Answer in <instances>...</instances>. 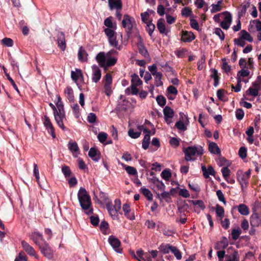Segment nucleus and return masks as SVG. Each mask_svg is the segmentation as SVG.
<instances>
[{
    "mask_svg": "<svg viewBox=\"0 0 261 261\" xmlns=\"http://www.w3.org/2000/svg\"><path fill=\"white\" fill-rule=\"evenodd\" d=\"M77 197L79 202L82 208L88 214H91L93 213V210L90 208L91 206V198L86 189L81 187L77 193Z\"/></svg>",
    "mask_w": 261,
    "mask_h": 261,
    "instance_id": "obj_1",
    "label": "nucleus"
},
{
    "mask_svg": "<svg viewBox=\"0 0 261 261\" xmlns=\"http://www.w3.org/2000/svg\"><path fill=\"white\" fill-rule=\"evenodd\" d=\"M58 101L56 103L57 108H56L55 106H53L54 115L55 119L58 126L63 130H65V127L63 122V120L65 117L63 105L61 103L60 101L61 98L59 96L58 97Z\"/></svg>",
    "mask_w": 261,
    "mask_h": 261,
    "instance_id": "obj_2",
    "label": "nucleus"
},
{
    "mask_svg": "<svg viewBox=\"0 0 261 261\" xmlns=\"http://www.w3.org/2000/svg\"><path fill=\"white\" fill-rule=\"evenodd\" d=\"M185 155V160L187 161L195 160L199 156H201L203 153V148L200 145L190 146L184 149Z\"/></svg>",
    "mask_w": 261,
    "mask_h": 261,
    "instance_id": "obj_3",
    "label": "nucleus"
},
{
    "mask_svg": "<svg viewBox=\"0 0 261 261\" xmlns=\"http://www.w3.org/2000/svg\"><path fill=\"white\" fill-rule=\"evenodd\" d=\"M131 81L132 85L125 90V93L128 95H137L139 92V90L136 87L141 85L142 84V81L136 74L132 76Z\"/></svg>",
    "mask_w": 261,
    "mask_h": 261,
    "instance_id": "obj_4",
    "label": "nucleus"
},
{
    "mask_svg": "<svg viewBox=\"0 0 261 261\" xmlns=\"http://www.w3.org/2000/svg\"><path fill=\"white\" fill-rule=\"evenodd\" d=\"M116 29L106 28L104 30V32L108 38L110 44L116 48V49L120 50L121 46L119 45L118 41L116 40Z\"/></svg>",
    "mask_w": 261,
    "mask_h": 261,
    "instance_id": "obj_5",
    "label": "nucleus"
},
{
    "mask_svg": "<svg viewBox=\"0 0 261 261\" xmlns=\"http://www.w3.org/2000/svg\"><path fill=\"white\" fill-rule=\"evenodd\" d=\"M122 27L125 29L127 34L130 33L136 25L134 18L128 15H124L122 21Z\"/></svg>",
    "mask_w": 261,
    "mask_h": 261,
    "instance_id": "obj_6",
    "label": "nucleus"
},
{
    "mask_svg": "<svg viewBox=\"0 0 261 261\" xmlns=\"http://www.w3.org/2000/svg\"><path fill=\"white\" fill-rule=\"evenodd\" d=\"M38 247L44 256L48 259L53 257V250L46 241H44Z\"/></svg>",
    "mask_w": 261,
    "mask_h": 261,
    "instance_id": "obj_7",
    "label": "nucleus"
},
{
    "mask_svg": "<svg viewBox=\"0 0 261 261\" xmlns=\"http://www.w3.org/2000/svg\"><path fill=\"white\" fill-rule=\"evenodd\" d=\"M108 241L114 250L118 253H121L122 249L120 248V241L113 236L109 237Z\"/></svg>",
    "mask_w": 261,
    "mask_h": 261,
    "instance_id": "obj_8",
    "label": "nucleus"
},
{
    "mask_svg": "<svg viewBox=\"0 0 261 261\" xmlns=\"http://www.w3.org/2000/svg\"><path fill=\"white\" fill-rule=\"evenodd\" d=\"M112 54H117V51L112 49L107 53V58L105 66V68L114 65L117 62V58L111 57Z\"/></svg>",
    "mask_w": 261,
    "mask_h": 261,
    "instance_id": "obj_9",
    "label": "nucleus"
},
{
    "mask_svg": "<svg viewBox=\"0 0 261 261\" xmlns=\"http://www.w3.org/2000/svg\"><path fill=\"white\" fill-rule=\"evenodd\" d=\"M164 119L166 122L169 124L172 122V119L174 117V112L173 109L168 106H166L163 110Z\"/></svg>",
    "mask_w": 261,
    "mask_h": 261,
    "instance_id": "obj_10",
    "label": "nucleus"
},
{
    "mask_svg": "<svg viewBox=\"0 0 261 261\" xmlns=\"http://www.w3.org/2000/svg\"><path fill=\"white\" fill-rule=\"evenodd\" d=\"M108 7L110 10H121L122 8V0H108Z\"/></svg>",
    "mask_w": 261,
    "mask_h": 261,
    "instance_id": "obj_11",
    "label": "nucleus"
},
{
    "mask_svg": "<svg viewBox=\"0 0 261 261\" xmlns=\"http://www.w3.org/2000/svg\"><path fill=\"white\" fill-rule=\"evenodd\" d=\"M30 238L38 247L39 245L42 244V243L40 242L41 241H42V243H43L44 241H45L43 237L42 234L38 231H34L32 232L30 235Z\"/></svg>",
    "mask_w": 261,
    "mask_h": 261,
    "instance_id": "obj_12",
    "label": "nucleus"
},
{
    "mask_svg": "<svg viewBox=\"0 0 261 261\" xmlns=\"http://www.w3.org/2000/svg\"><path fill=\"white\" fill-rule=\"evenodd\" d=\"M43 124L48 132L51 135L52 137L53 138H55L56 135L55 133L54 127L49 118L47 116H44Z\"/></svg>",
    "mask_w": 261,
    "mask_h": 261,
    "instance_id": "obj_13",
    "label": "nucleus"
},
{
    "mask_svg": "<svg viewBox=\"0 0 261 261\" xmlns=\"http://www.w3.org/2000/svg\"><path fill=\"white\" fill-rule=\"evenodd\" d=\"M92 80L94 83H97L101 78V70L96 65H93L92 66Z\"/></svg>",
    "mask_w": 261,
    "mask_h": 261,
    "instance_id": "obj_14",
    "label": "nucleus"
},
{
    "mask_svg": "<svg viewBox=\"0 0 261 261\" xmlns=\"http://www.w3.org/2000/svg\"><path fill=\"white\" fill-rule=\"evenodd\" d=\"M237 179L241 186V188L243 189L246 188L248 185V178L246 175H244L243 174V172L241 171H238L237 173Z\"/></svg>",
    "mask_w": 261,
    "mask_h": 261,
    "instance_id": "obj_15",
    "label": "nucleus"
},
{
    "mask_svg": "<svg viewBox=\"0 0 261 261\" xmlns=\"http://www.w3.org/2000/svg\"><path fill=\"white\" fill-rule=\"evenodd\" d=\"M57 43L58 47L63 51L66 47L65 34L63 32H59L57 35Z\"/></svg>",
    "mask_w": 261,
    "mask_h": 261,
    "instance_id": "obj_16",
    "label": "nucleus"
},
{
    "mask_svg": "<svg viewBox=\"0 0 261 261\" xmlns=\"http://www.w3.org/2000/svg\"><path fill=\"white\" fill-rule=\"evenodd\" d=\"M223 14L224 15V20L221 22L220 25L223 29L227 30L231 24V15L228 12H224Z\"/></svg>",
    "mask_w": 261,
    "mask_h": 261,
    "instance_id": "obj_17",
    "label": "nucleus"
},
{
    "mask_svg": "<svg viewBox=\"0 0 261 261\" xmlns=\"http://www.w3.org/2000/svg\"><path fill=\"white\" fill-rule=\"evenodd\" d=\"M21 245L24 250L30 255L34 256L36 258H38V256L36 254L34 249L24 241H21Z\"/></svg>",
    "mask_w": 261,
    "mask_h": 261,
    "instance_id": "obj_18",
    "label": "nucleus"
},
{
    "mask_svg": "<svg viewBox=\"0 0 261 261\" xmlns=\"http://www.w3.org/2000/svg\"><path fill=\"white\" fill-rule=\"evenodd\" d=\"M250 223L252 227H258L261 225V215L253 213L250 216Z\"/></svg>",
    "mask_w": 261,
    "mask_h": 261,
    "instance_id": "obj_19",
    "label": "nucleus"
},
{
    "mask_svg": "<svg viewBox=\"0 0 261 261\" xmlns=\"http://www.w3.org/2000/svg\"><path fill=\"white\" fill-rule=\"evenodd\" d=\"M68 147L69 150L72 153L73 156L76 158L80 154V149L76 142H69Z\"/></svg>",
    "mask_w": 261,
    "mask_h": 261,
    "instance_id": "obj_20",
    "label": "nucleus"
},
{
    "mask_svg": "<svg viewBox=\"0 0 261 261\" xmlns=\"http://www.w3.org/2000/svg\"><path fill=\"white\" fill-rule=\"evenodd\" d=\"M228 239L226 237H223L219 241L216 243L214 248L216 250L224 249L228 246Z\"/></svg>",
    "mask_w": 261,
    "mask_h": 261,
    "instance_id": "obj_21",
    "label": "nucleus"
},
{
    "mask_svg": "<svg viewBox=\"0 0 261 261\" xmlns=\"http://www.w3.org/2000/svg\"><path fill=\"white\" fill-rule=\"evenodd\" d=\"M195 39V36L193 33L188 31H182L181 40L185 42H190Z\"/></svg>",
    "mask_w": 261,
    "mask_h": 261,
    "instance_id": "obj_22",
    "label": "nucleus"
},
{
    "mask_svg": "<svg viewBox=\"0 0 261 261\" xmlns=\"http://www.w3.org/2000/svg\"><path fill=\"white\" fill-rule=\"evenodd\" d=\"M107 58V53L105 54L104 52H100L96 56V60L98 63L99 65L104 67L105 66L106 60Z\"/></svg>",
    "mask_w": 261,
    "mask_h": 261,
    "instance_id": "obj_23",
    "label": "nucleus"
},
{
    "mask_svg": "<svg viewBox=\"0 0 261 261\" xmlns=\"http://www.w3.org/2000/svg\"><path fill=\"white\" fill-rule=\"evenodd\" d=\"M71 77L74 82L76 83L79 79L83 78L82 70L80 69L76 68L75 71H71Z\"/></svg>",
    "mask_w": 261,
    "mask_h": 261,
    "instance_id": "obj_24",
    "label": "nucleus"
},
{
    "mask_svg": "<svg viewBox=\"0 0 261 261\" xmlns=\"http://www.w3.org/2000/svg\"><path fill=\"white\" fill-rule=\"evenodd\" d=\"M88 54L83 47H80L78 51V59L80 61L86 62L88 60Z\"/></svg>",
    "mask_w": 261,
    "mask_h": 261,
    "instance_id": "obj_25",
    "label": "nucleus"
},
{
    "mask_svg": "<svg viewBox=\"0 0 261 261\" xmlns=\"http://www.w3.org/2000/svg\"><path fill=\"white\" fill-rule=\"evenodd\" d=\"M201 169L203 176L206 178L209 177L210 175H214L215 173V170L211 166H209L207 169L204 166H202Z\"/></svg>",
    "mask_w": 261,
    "mask_h": 261,
    "instance_id": "obj_26",
    "label": "nucleus"
},
{
    "mask_svg": "<svg viewBox=\"0 0 261 261\" xmlns=\"http://www.w3.org/2000/svg\"><path fill=\"white\" fill-rule=\"evenodd\" d=\"M88 155L94 161H98L100 159L98 151L94 148L90 149Z\"/></svg>",
    "mask_w": 261,
    "mask_h": 261,
    "instance_id": "obj_27",
    "label": "nucleus"
},
{
    "mask_svg": "<svg viewBox=\"0 0 261 261\" xmlns=\"http://www.w3.org/2000/svg\"><path fill=\"white\" fill-rule=\"evenodd\" d=\"M107 208L110 216L113 219L117 218L118 214L117 211L115 209L112 203H108L107 204Z\"/></svg>",
    "mask_w": 261,
    "mask_h": 261,
    "instance_id": "obj_28",
    "label": "nucleus"
},
{
    "mask_svg": "<svg viewBox=\"0 0 261 261\" xmlns=\"http://www.w3.org/2000/svg\"><path fill=\"white\" fill-rule=\"evenodd\" d=\"M123 211L124 213L125 216L129 219L130 220H134L135 219V216L133 214H130V206L129 204L125 203L123 205Z\"/></svg>",
    "mask_w": 261,
    "mask_h": 261,
    "instance_id": "obj_29",
    "label": "nucleus"
},
{
    "mask_svg": "<svg viewBox=\"0 0 261 261\" xmlns=\"http://www.w3.org/2000/svg\"><path fill=\"white\" fill-rule=\"evenodd\" d=\"M208 150L211 153L218 154L221 152L220 149L217 144L214 142H211L208 145Z\"/></svg>",
    "mask_w": 261,
    "mask_h": 261,
    "instance_id": "obj_30",
    "label": "nucleus"
},
{
    "mask_svg": "<svg viewBox=\"0 0 261 261\" xmlns=\"http://www.w3.org/2000/svg\"><path fill=\"white\" fill-rule=\"evenodd\" d=\"M239 212L243 216H247L249 214V208L244 204H240L238 206Z\"/></svg>",
    "mask_w": 261,
    "mask_h": 261,
    "instance_id": "obj_31",
    "label": "nucleus"
},
{
    "mask_svg": "<svg viewBox=\"0 0 261 261\" xmlns=\"http://www.w3.org/2000/svg\"><path fill=\"white\" fill-rule=\"evenodd\" d=\"M239 36L240 38L244 40H246L249 42L253 41L252 37L250 34L245 30H242L239 33Z\"/></svg>",
    "mask_w": 261,
    "mask_h": 261,
    "instance_id": "obj_32",
    "label": "nucleus"
},
{
    "mask_svg": "<svg viewBox=\"0 0 261 261\" xmlns=\"http://www.w3.org/2000/svg\"><path fill=\"white\" fill-rule=\"evenodd\" d=\"M112 19L113 17L112 16H110L108 18H107L104 20V24L105 26H106L107 28H110V29H116L117 25L116 23H113L112 22Z\"/></svg>",
    "mask_w": 261,
    "mask_h": 261,
    "instance_id": "obj_33",
    "label": "nucleus"
},
{
    "mask_svg": "<svg viewBox=\"0 0 261 261\" xmlns=\"http://www.w3.org/2000/svg\"><path fill=\"white\" fill-rule=\"evenodd\" d=\"M154 11L151 10H148L147 11L141 13V16L142 20L145 23L150 22L149 20V14H153Z\"/></svg>",
    "mask_w": 261,
    "mask_h": 261,
    "instance_id": "obj_34",
    "label": "nucleus"
},
{
    "mask_svg": "<svg viewBox=\"0 0 261 261\" xmlns=\"http://www.w3.org/2000/svg\"><path fill=\"white\" fill-rule=\"evenodd\" d=\"M215 211L217 216L220 220H222L224 216V209L223 207L219 204H217L215 207Z\"/></svg>",
    "mask_w": 261,
    "mask_h": 261,
    "instance_id": "obj_35",
    "label": "nucleus"
},
{
    "mask_svg": "<svg viewBox=\"0 0 261 261\" xmlns=\"http://www.w3.org/2000/svg\"><path fill=\"white\" fill-rule=\"evenodd\" d=\"M142 193L147 198V199L151 201L152 200L153 195L151 192L147 188L143 187H142L140 189Z\"/></svg>",
    "mask_w": 261,
    "mask_h": 261,
    "instance_id": "obj_36",
    "label": "nucleus"
},
{
    "mask_svg": "<svg viewBox=\"0 0 261 261\" xmlns=\"http://www.w3.org/2000/svg\"><path fill=\"white\" fill-rule=\"evenodd\" d=\"M122 166L124 168L127 173L131 175H137V171L136 169L133 167L127 166L122 164Z\"/></svg>",
    "mask_w": 261,
    "mask_h": 261,
    "instance_id": "obj_37",
    "label": "nucleus"
},
{
    "mask_svg": "<svg viewBox=\"0 0 261 261\" xmlns=\"http://www.w3.org/2000/svg\"><path fill=\"white\" fill-rule=\"evenodd\" d=\"M64 92L68 99L70 101H73L74 100V96L72 88L70 87H67L65 89Z\"/></svg>",
    "mask_w": 261,
    "mask_h": 261,
    "instance_id": "obj_38",
    "label": "nucleus"
},
{
    "mask_svg": "<svg viewBox=\"0 0 261 261\" xmlns=\"http://www.w3.org/2000/svg\"><path fill=\"white\" fill-rule=\"evenodd\" d=\"M258 90L253 86L250 87L246 91V94L247 95H251L253 97H256L258 95Z\"/></svg>",
    "mask_w": 261,
    "mask_h": 261,
    "instance_id": "obj_39",
    "label": "nucleus"
},
{
    "mask_svg": "<svg viewBox=\"0 0 261 261\" xmlns=\"http://www.w3.org/2000/svg\"><path fill=\"white\" fill-rule=\"evenodd\" d=\"M150 133H146L144 137V139L143 140L142 142V147L144 149H147L148 148L149 143H150Z\"/></svg>",
    "mask_w": 261,
    "mask_h": 261,
    "instance_id": "obj_40",
    "label": "nucleus"
},
{
    "mask_svg": "<svg viewBox=\"0 0 261 261\" xmlns=\"http://www.w3.org/2000/svg\"><path fill=\"white\" fill-rule=\"evenodd\" d=\"M157 27L159 29L160 32L162 34H166L167 31L166 29V27L163 22V20L160 19L158 21L157 23Z\"/></svg>",
    "mask_w": 261,
    "mask_h": 261,
    "instance_id": "obj_41",
    "label": "nucleus"
},
{
    "mask_svg": "<svg viewBox=\"0 0 261 261\" xmlns=\"http://www.w3.org/2000/svg\"><path fill=\"white\" fill-rule=\"evenodd\" d=\"M205 66V56L203 55L197 62V69L201 70Z\"/></svg>",
    "mask_w": 261,
    "mask_h": 261,
    "instance_id": "obj_42",
    "label": "nucleus"
},
{
    "mask_svg": "<svg viewBox=\"0 0 261 261\" xmlns=\"http://www.w3.org/2000/svg\"><path fill=\"white\" fill-rule=\"evenodd\" d=\"M222 0H220L217 2V4H212L211 5L212 9L211 11L212 13H216L217 12L220 11L221 10V4L222 3Z\"/></svg>",
    "mask_w": 261,
    "mask_h": 261,
    "instance_id": "obj_43",
    "label": "nucleus"
},
{
    "mask_svg": "<svg viewBox=\"0 0 261 261\" xmlns=\"http://www.w3.org/2000/svg\"><path fill=\"white\" fill-rule=\"evenodd\" d=\"M128 135L132 138L137 139L140 136L141 132L140 131L135 132L134 129L130 128L128 131Z\"/></svg>",
    "mask_w": 261,
    "mask_h": 261,
    "instance_id": "obj_44",
    "label": "nucleus"
},
{
    "mask_svg": "<svg viewBox=\"0 0 261 261\" xmlns=\"http://www.w3.org/2000/svg\"><path fill=\"white\" fill-rule=\"evenodd\" d=\"M138 49L139 53L144 57H147L149 56L147 50L144 46L142 45L141 42L138 44Z\"/></svg>",
    "mask_w": 261,
    "mask_h": 261,
    "instance_id": "obj_45",
    "label": "nucleus"
},
{
    "mask_svg": "<svg viewBox=\"0 0 261 261\" xmlns=\"http://www.w3.org/2000/svg\"><path fill=\"white\" fill-rule=\"evenodd\" d=\"M175 126L179 130L182 132L186 130L187 129V124L180 120L177 121L176 123Z\"/></svg>",
    "mask_w": 261,
    "mask_h": 261,
    "instance_id": "obj_46",
    "label": "nucleus"
},
{
    "mask_svg": "<svg viewBox=\"0 0 261 261\" xmlns=\"http://www.w3.org/2000/svg\"><path fill=\"white\" fill-rule=\"evenodd\" d=\"M221 172L223 177L226 180L229 178L230 173V170L228 169V167H223L221 169Z\"/></svg>",
    "mask_w": 261,
    "mask_h": 261,
    "instance_id": "obj_47",
    "label": "nucleus"
},
{
    "mask_svg": "<svg viewBox=\"0 0 261 261\" xmlns=\"http://www.w3.org/2000/svg\"><path fill=\"white\" fill-rule=\"evenodd\" d=\"M155 77V85L157 87H159L163 84L162 82L161 81V78L162 76V74L161 72H159L158 73L154 74L153 75Z\"/></svg>",
    "mask_w": 261,
    "mask_h": 261,
    "instance_id": "obj_48",
    "label": "nucleus"
},
{
    "mask_svg": "<svg viewBox=\"0 0 261 261\" xmlns=\"http://www.w3.org/2000/svg\"><path fill=\"white\" fill-rule=\"evenodd\" d=\"M226 261H240L238 252H234L231 255L227 256Z\"/></svg>",
    "mask_w": 261,
    "mask_h": 261,
    "instance_id": "obj_49",
    "label": "nucleus"
},
{
    "mask_svg": "<svg viewBox=\"0 0 261 261\" xmlns=\"http://www.w3.org/2000/svg\"><path fill=\"white\" fill-rule=\"evenodd\" d=\"M160 247L161 251L163 253H169L170 251H171L173 246L170 245L169 244H166L161 246Z\"/></svg>",
    "mask_w": 261,
    "mask_h": 261,
    "instance_id": "obj_50",
    "label": "nucleus"
},
{
    "mask_svg": "<svg viewBox=\"0 0 261 261\" xmlns=\"http://www.w3.org/2000/svg\"><path fill=\"white\" fill-rule=\"evenodd\" d=\"M212 74L211 75L212 77L214 80V86H217L218 84L219 76L218 75V72L216 69L212 70Z\"/></svg>",
    "mask_w": 261,
    "mask_h": 261,
    "instance_id": "obj_51",
    "label": "nucleus"
},
{
    "mask_svg": "<svg viewBox=\"0 0 261 261\" xmlns=\"http://www.w3.org/2000/svg\"><path fill=\"white\" fill-rule=\"evenodd\" d=\"M171 252L174 254L177 259L180 260L181 258V253L176 247L173 246Z\"/></svg>",
    "mask_w": 261,
    "mask_h": 261,
    "instance_id": "obj_52",
    "label": "nucleus"
},
{
    "mask_svg": "<svg viewBox=\"0 0 261 261\" xmlns=\"http://www.w3.org/2000/svg\"><path fill=\"white\" fill-rule=\"evenodd\" d=\"M62 172L65 177H68L71 175V172L68 166H64L62 167Z\"/></svg>",
    "mask_w": 261,
    "mask_h": 261,
    "instance_id": "obj_53",
    "label": "nucleus"
},
{
    "mask_svg": "<svg viewBox=\"0 0 261 261\" xmlns=\"http://www.w3.org/2000/svg\"><path fill=\"white\" fill-rule=\"evenodd\" d=\"M156 100L158 105L161 107L164 106L166 102V98L162 95L158 96Z\"/></svg>",
    "mask_w": 261,
    "mask_h": 261,
    "instance_id": "obj_54",
    "label": "nucleus"
},
{
    "mask_svg": "<svg viewBox=\"0 0 261 261\" xmlns=\"http://www.w3.org/2000/svg\"><path fill=\"white\" fill-rule=\"evenodd\" d=\"M214 33L217 35L220 39L222 41L225 38V35L221 29L217 28L215 29Z\"/></svg>",
    "mask_w": 261,
    "mask_h": 261,
    "instance_id": "obj_55",
    "label": "nucleus"
},
{
    "mask_svg": "<svg viewBox=\"0 0 261 261\" xmlns=\"http://www.w3.org/2000/svg\"><path fill=\"white\" fill-rule=\"evenodd\" d=\"M161 176L163 179L168 180L171 176V173L169 170H164L161 173Z\"/></svg>",
    "mask_w": 261,
    "mask_h": 261,
    "instance_id": "obj_56",
    "label": "nucleus"
},
{
    "mask_svg": "<svg viewBox=\"0 0 261 261\" xmlns=\"http://www.w3.org/2000/svg\"><path fill=\"white\" fill-rule=\"evenodd\" d=\"M2 43L3 45L8 46L12 47L13 45V40L9 38H5L2 40Z\"/></svg>",
    "mask_w": 261,
    "mask_h": 261,
    "instance_id": "obj_57",
    "label": "nucleus"
},
{
    "mask_svg": "<svg viewBox=\"0 0 261 261\" xmlns=\"http://www.w3.org/2000/svg\"><path fill=\"white\" fill-rule=\"evenodd\" d=\"M107 137L108 135L105 132H100L97 136L99 141L102 143L106 141Z\"/></svg>",
    "mask_w": 261,
    "mask_h": 261,
    "instance_id": "obj_58",
    "label": "nucleus"
},
{
    "mask_svg": "<svg viewBox=\"0 0 261 261\" xmlns=\"http://www.w3.org/2000/svg\"><path fill=\"white\" fill-rule=\"evenodd\" d=\"M252 86L256 87L258 90L261 89V76H258L256 80L252 83Z\"/></svg>",
    "mask_w": 261,
    "mask_h": 261,
    "instance_id": "obj_59",
    "label": "nucleus"
},
{
    "mask_svg": "<svg viewBox=\"0 0 261 261\" xmlns=\"http://www.w3.org/2000/svg\"><path fill=\"white\" fill-rule=\"evenodd\" d=\"M155 184L157 189L160 191L162 192L165 190V186L162 181L156 179Z\"/></svg>",
    "mask_w": 261,
    "mask_h": 261,
    "instance_id": "obj_60",
    "label": "nucleus"
},
{
    "mask_svg": "<svg viewBox=\"0 0 261 261\" xmlns=\"http://www.w3.org/2000/svg\"><path fill=\"white\" fill-rule=\"evenodd\" d=\"M239 155L242 159H245L247 156V149L245 147H241L239 151Z\"/></svg>",
    "mask_w": 261,
    "mask_h": 261,
    "instance_id": "obj_61",
    "label": "nucleus"
},
{
    "mask_svg": "<svg viewBox=\"0 0 261 261\" xmlns=\"http://www.w3.org/2000/svg\"><path fill=\"white\" fill-rule=\"evenodd\" d=\"M146 24H147L146 30L148 31L149 35L151 36V34H152L153 31L154 30L155 25H154V24H153V23H152L150 22H149L148 23H146Z\"/></svg>",
    "mask_w": 261,
    "mask_h": 261,
    "instance_id": "obj_62",
    "label": "nucleus"
},
{
    "mask_svg": "<svg viewBox=\"0 0 261 261\" xmlns=\"http://www.w3.org/2000/svg\"><path fill=\"white\" fill-rule=\"evenodd\" d=\"M244 116V113L242 109H238L236 111V116L238 120H242Z\"/></svg>",
    "mask_w": 261,
    "mask_h": 261,
    "instance_id": "obj_63",
    "label": "nucleus"
},
{
    "mask_svg": "<svg viewBox=\"0 0 261 261\" xmlns=\"http://www.w3.org/2000/svg\"><path fill=\"white\" fill-rule=\"evenodd\" d=\"M234 43L236 45H237L239 46H241V47H243L245 46L246 43L244 41V40H243V39H242L241 38H240L239 37V38H237V39H235L234 40Z\"/></svg>",
    "mask_w": 261,
    "mask_h": 261,
    "instance_id": "obj_64",
    "label": "nucleus"
}]
</instances>
